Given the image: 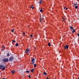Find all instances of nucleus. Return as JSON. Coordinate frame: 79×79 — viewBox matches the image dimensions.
<instances>
[{"instance_id": "f257e3e1", "label": "nucleus", "mask_w": 79, "mask_h": 79, "mask_svg": "<svg viewBox=\"0 0 79 79\" xmlns=\"http://www.w3.org/2000/svg\"><path fill=\"white\" fill-rule=\"evenodd\" d=\"M2 61L5 63H7L9 61V60L8 58H4L2 59Z\"/></svg>"}, {"instance_id": "f03ea898", "label": "nucleus", "mask_w": 79, "mask_h": 79, "mask_svg": "<svg viewBox=\"0 0 79 79\" xmlns=\"http://www.w3.org/2000/svg\"><path fill=\"white\" fill-rule=\"evenodd\" d=\"M14 60V57H13V56H11L9 58V61H13Z\"/></svg>"}, {"instance_id": "7ed1b4c3", "label": "nucleus", "mask_w": 79, "mask_h": 79, "mask_svg": "<svg viewBox=\"0 0 79 79\" xmlns=\"http://www.w3.org/2000/svg\"><path fill=\"white\" fill-rule=\"evenodd\" d=\"M35 61V59L33 58V59L31 60V62L32 63V64H34Z\"/></svg>"}, {"instance_id": "20e7f679", "label": "nucleus", "mask_w": 79, "mask_h": 79, "mask_svg": "<svg viewBox=\"0 0 79 79\" xmlns=\"http://www.w3.org/2000/svg\"><path fill=\"white\" fill-rule=\"evenodd\" d=\"M26 53H28V52H29V48L26 49Z\"/></svg>"}, {"instance_id": "39448f33", "label": "nucleus", "mask_w": 79, "mask_h": 79, "mask_svg": "<svg viewBox=\"0 0 79 79\" xmlns=\"http://www.w3.org/2000/svg\"><path fill=\"white\" fill-rule=\"evenodd\" d=\"M69 46L68 45H66L65 46H64L65 49H68L69 48Z\"/></svg>"}, {"instance_id": "423d86ee", "label": "nucleus", "mask_w": 79, "mask_h": 79, "mask_svg": "<svg viewBox=\"0 0 79 79\" xmlns=\"http://www.w3.org/2000/svg\"><path fill=\"white\" fill-rule=\"evenodd\" d=\"M44 20V18H40V23H42V21H43V20Z\"/></svg>"}, {"instance_id": "0eeeda50", "label": "nucleus", "mask_w": 79, "mask_h": 79, "mask_svg": "<svg viewBox=\"0 0 79 79\" xmlns=\"http://www.w3.org/2000/svg\"><path fill=\"white\" fill-rule=\"evenodd\" d=\"M11 72L12 74H14L15 73V70H12L11 71Z\"/></svg>"}, {"instance_id": "6e6552de", "label": "nucleus", "mask_w": 79, "mask_h": 79, "mask_svg": "<svg viewBox=\"0 0 79 79\" xmlns=\"http://www.w3.org/2000/svg\"><path fill=\"white\" fill-rule=\"evenodd\" d=\"M3 67H4V66H3V65H0V69H2Z\"/></svg>"}, {"instance_id": "1a4fd4ad", "label": "nucleus", "mask_w": 79, "mask_h": 79, "mask_svg": "<svg viewBox=\"0 0 79 79\" xmlns=\"http://www.w3.org/2000/svg\"><path fill=\"white\" fill-rule=\"evenodd\" d=\"M2 71H4L5 69V67L4 66L2 67Z\"/></svg>"}, {"instance_id": "9d476101", "label": "nucleus", "mask_w": 79, "mask_h": 79, "mask_svg": "<svg viewBox=\"0 0 79 79\" xmlns=\"http://www.w3.org/2000/svg\"><path fill=\"white\" fill-rule=\"evenodd\" d=\"M76 32L74 29H73V31H72V33H74Z\"/></svg>"}, {"instance_id": "9b49d317", "label": "nucleus", "mask_w": 79, "mask_h": 79, "mask_svg": "<svg viewBox=\"0 0 79 79\" xmlns=\"http://www.w3.org/2000/svg\"><path fill=\"white\" fill-rule=\"evenodd\" d=\"M48 45L49 47H50L51 46V45L50 44V43H49L48 44Z\"/></svg>"}, {"instance_id": "f8f14e48", "label": "nucleus", "mask_w": 79, "mask_h": 79, "mask_svg": "<svg viewBox=\"0 0 79 79\" xmlns=\"http://www.w3.org/2000/svg\"><path fill=\"white\" fill-rule=\"evenodd\" d=\"M70 29H71L73 30V27L71 26L70 27Z\"/></svg>"}, {"instance_id": "ddd939ff", "label": "nucleus", "mask_w": 79, "mask_h": 79, "mask_svg": "<svg viewBox=\"0 0 79 79\" xmlns=\"http://www.w3.org/2000/svg\"><path fill=\"white\" fill-rule=\"evenodd\" d=\"M14 31H15V29H14L11 30V31L12 32H14Z\"/></svg>"}, {"instance_id": "4468645a", "label": "nucleus", "mask_w": 79, "mask_h": 79, "mask_svg": "<svg viewBox=\"0 0 79 79\" xmlns=\"http://www.w3.org/2000/svg\"><path fill=\"white\" fill-rule=\"evenodd\" d=\"M33 71H34V69H31V73H33Z\"/></svg>"}, {"instance_id": "2eb2a0df", "label": "nucleus", "mask_w": 79, "mask_h": 79, "mask_svg": "<svg viewBox=\"0 0 79 79\" xmlns=\"http://www.w3.org/2000/svg\"><path fill=\"white\" fill-rule=\"evenodd\" d=\"M42 0H40V1L39 2V3L40 4L42 3Z\"/></svg>"}, {"instance_id": "dca6fc26", "label": "nucleus", "mask_w": 79, "mask_h": 79, "mask_svg": "<svg viewBox=\"0 0 79 79\" xmlns=\"http://www.w3.org/2000/svg\"><path fill=\"white\" fill-rule=\"evenodd\" d=\"M44 74V75H47V73H46V72H44L43 73Z\"/></svg>"}, {"instance_id": "f3484780", "label": "nucleus", "mask_w": 79, "mask_h": 79, "mask_svg": "<svg viewBox=\"0 0 79 79\" xmlns=\"http://www.w3.org/2000/svg\"><path fill=\"white\" fill-rule=\"evenodd\" d=\"M15 45L16 47L18 46L19 45V44H18V43H16V44H15Z\"/></svg>"}, {"instance_id": "a211bd4d", "label": "nucleus", "mask_w": 79, "mask_h": 79, "mask_svg": "<svg viewBox=\"0 0 79 79\" xmlns=\"http://www.w3.org/2000/svg\"><path fill=\"white\" fill-rule=\"evenodd\" d=\"M12 42L13 43H14V42H16V41L15 40H12Z\"/></svg>"}, {"instance_id": "6ab92c4d", "label": "nucleus", "mask_w": 79, "mask_h": 79, "mask_svg": "<svg viewBox=\"0 0 79 79\" xmlns=\"http://www.w3.org/2000/svg\"><path fill=\"white\" fill-rule=\"evenodd\" d=\"M62 19L63 21H64V20H65V18H64V17H62Z\"/></svg>"}, {"instance_id": "aec40b11", "label": "nucleus", "mask_w": 79, "mask_h": 79, "mask_svg": "<svg viewBox=\"0 0 79 79\" xmlns=\"http://www.w3.org/2000/svg\"><path fill=\"white\" fill-rule=\"evenodd\" d=\"M30 37H31V38H32V37H33V36L32 35H30Z\"/></svg>"}, {"instance_id": "412c9836", "label": "nucleus", "mask_w": 79, "mask_h": 79, "mask_svg": "<svg viewBox=\"0 0 79 79\" xmlns=\"http://www.w3.org/2000/svg\"><path fill=\"white\" fill-rule=\"evenodd\" d=\"M75 8H76V9H77V8H78V6H75Z\"/></svg>"}, {"instance_id": "4be33fe9", "label": "nucleus", "mask_w": 79, "mask_h": 79, "mask_svg": "<svg viewBox=\"0 0 79 79\" xmlns=\"http://www.w3.org/2000/svg\"><path fill=\"white\" fill-rule=\"evenodd\" d=\"M34 68L36 67V66H37V65H36V64H34Z\"/></svg>"}, {"instance_id": "5701e85b", "label": "nucleus", "mask_w": 79, "mask_h": 79, "mask_svg": "<svg viewBox=\"0 0 79 79\" xmlns=\"http://www.w3.org/2000/svg\"><path fill=\"white\" fill-rule=\"evenodd\" d=\"M40 12H42V11H43V10H42V9H41V10H40Z\"/></svg>"}, {"instance_id": "b1692460", "label": "nucleus", "mask_w": 79, "mask_h": 79, "mask_svg": "<svg viewBox=\"0 0 79 79\" xmlns=\"http://www.w3.org/2000/svg\"><path fill=\"white\" fill-rule=\"evenodd\" d=\"M7 56H10V54L8 53L7 54Z\"/></svg>"}, {"instance_id": "393cba45", "label": "nucleus", "mask_w": 79, "mask_h": 79, "mask_svg": "<svg viewBox=\"0 0 79 79\" xmlns=\"http://www.w3.org/2000/svg\"><path fill=\"white\" fill-rule=\"evenodd\" d=\"M26 73H29V71H27Z\"/></svg>"}, {"instance_id": "a878e982", "label": "nucleus", "mask_w": 79, "mask_h": 79, "mask_svg": "<svg viewBox=\"0 0 79 79\" xmlns=\"http://www.w3.org/2000/svg\"><path fill=\"white\" fill-rule=\"evenodd\" d=\"M73 5H75V6H76V5H77V4H75V3H74Z\"/></svg>"}, {"instance_id": "bb28decb", "label": "nucleus", "mask_w": 79, "mask_h": 79, "mask_svg": "<svg viewBox=\"0 0 79 79\" xmlns=\"http://www.w3.org/2000/svg\"><path fill=\"white\" fill-rule=\"evenodd\" d=\"M2 48H5V46H4V45L2 46Z\"/></svg>"}, {"instance_id": "cd10ccee", "label": "nucleus", "mask_w": 79, "mask_h": 79, "mask_svg": "<svg viewBox=\"0 0 79 79\" xmlns=\"http://www.w3.org/2000/svg\"><path fill=\"white\" fill-rule=\"evenodd\" d=\"M28 77H29V78H31V76L29 75Z\"/></svg>"}, {"instance_id": "c85d7f7f", "label": "nucleus", "mask_w": 79, "mask_h": 79, "mask_svg": "<svg viewBox=\"0 0 79 79\" xmlns=\"http://www.w3.org/2000/svg\"><path fill=\"white\" fill-rule=\"evenodd\" d=\"M77 35L78 37H79V33H77Z\"/></svg>"}, {"instance_id": "c756f323", "label": "nucleus", "mask_w": 79, "mask_h": 79, "mask_svg": "<svg viewBox=\"0 0 79 79\" xmlns=\"http://www.w3.org/2000/svg\"><path fill=\"white\" fill-rule=\"evenodd\" d=\"M32 6H33L31 5V8H32Z\"/></svg>"}, {"instance_id": "7c9ffc66", "label": "nucleus", "mask_w": 79, "mask_h": 79, "mask_svg": "<svg viewBox=\"0 0 79 79\" xmlns=\"http://www.w3.org/2000/svg\"><path fill=\"white\" fill-rule=\"evenodd\" d=\"M46 79H49V78L48 77H47L46 78Z\"/></svg>"}, {"instance_id": "2f4dec72", "label": "nucleus", "mask_w": 79, "mask_h": 79, "mask_svg": "<svg viewBox=\"0 0 79 79\" xmlns=\"http://www.w3.org/2000/svg\"><path fill=\"white\" fill-rule=\"evenodd\" d=\"M23 36H25V34H23Z\"/></svg>"}, {"instance_id": "473e14b6", "label": "nucleus", "mask_w": 79, "mask_h": 79, "mask_svg": "<svg viewBox=\"0 0 79 79\" xmlns=\"http://www.w3.org/2000/svg\"><path fill=\"white\" fill-rule=\"evenodd\" d=\"M67 9H68V8H65V10H67Z\"/></svg>"}, {"instance_id": "72a5a7b5", "label": "nucleus", "mask_w": 79, "mask_h": 79, "mask_svg": "<svg viewBox=\"0 0 79 79\" xmlns=\"http://www.w3.org/2000/svg\"><path fill=\"white\" fill-rule=\"evenodd\" d=\"M34 7H32V9H34Z\"/></svg>"}, {"instance_id": "f704fd0d", "label": "nucleus", "mask_w": 79, "mask_h": 79, "mask_svg": "<svg viewBox=\"0 0 79 79\" xmlns=\"http://www.w3.org/2000/svg\"><path fill=\"white\" fill-rule=\"evenodd\" d=\"M23 34H25V32H23Z\"/></svg>"}, {"instance_id": "c9c22d12", "label": "nucleus", "mask_w": 79, "mask_h": 79, "mask_svg": "<svg viewBox=\"0 0 79 79\" xmlns=\"http://www.w3.org/2000/svg\"><path fill=\"white\" fill-rule=\"evenodd\" d=\"M66 6H64L65 8H66Z\"/></svg>"}, {"instance_id": "e433bc0d", "label": "nucleus", "mask_w": 79, "mask_h": 79, "mask_svg": "<svg viewBox=\"0 0 79 79\" xmlns=\"http://www.w3.org/2000/svg\"><path fill=\"white\" fill-rule=\"evenodd\" d=\"M2 79H5V78H3Z\"/></svg>"}, {"instance_id": "4c0bfd02", "label": "nucleus", "mask_w": 79, "mask_h": 79, "mask_svg": "<svg viewBox=\"0 0 79 79\" xmlns=\"http://www.w3.org/2000/svg\"><path fill=\"white\" fill-rule=\"evenodd\" d=\"M29 26H28V27H29Z\"/></svg>"}, {"instance_id": "58836bf2", "label": "nucleus", "mask_w": 79, "mask_h": 79, "mask_svg": "<svg viewBox=\"0 0 79 79\" xmlns=\"http://www.w3.org/2000/svg\"><path fill=\"white\" fill-rule=\"evenodd\" d=\"M35 49H36V48H35Z\"/></svg>"}, {"instance_id": "ea45409f", "label": "nucleus", "mask_w": 79, "mask_h": 79, "mask_svg": "<svg viewBox=\"0 0 79 79\" xmlns=\"http://www.w3.org/2000/svg\"><path fill=\"white\" fill-rule=\"evenodd\" d=\"M78 79H79V78H78Z\"/></svg>"}]
</instances>
